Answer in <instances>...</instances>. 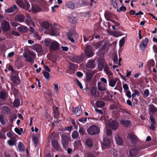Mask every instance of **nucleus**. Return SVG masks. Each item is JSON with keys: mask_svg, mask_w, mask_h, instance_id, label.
Segmentation results:
<instances>
[{"mask_svg": "<svg viewBox=\"0 0 157 157\" xmlns=\"http://www.w3.org/2000/svg\"><path fill=\"white\" fill-rule=\"evenodd\" d=\"M61 142L63 148L66 150L68 147L69 141L71 137L69 134L63 133L61 136Z\"/></svg>", "mask_w": 157, "mask_h": 157, "instance_id": "obj_1", "label": "nucleus"}, {"mask_svg": "<svg viewBox=\"0 0 157 157\" xmlns=\"http://www.w3.org/2000/svg\"><path fill=\"white\" fill-rule=\"evenodd\" d=\"M88 133L91 135L98 134L100 132L99 128L97 125H93L90 126L87 129Z\"/></svg>", "mask_w": 157, "mask_h": 157, "instance_id": "obj_2", "label": "nucleus"}, {"mask_svg": "<svg viewBox=\"0 0 157 157\" xmlns=\"http://www.w3.org/2000/svg\"><path fill=\"white\" fill-rule=\"evenodd\" d=\"M84 52L87 58L92 57L94 54V52L92 47L89 45L85 46Z\"/></svg>", "mask_w": 157, "mask_h": 157, "instance_id": "obj_3", "label": "nucleus"}, {"mask_svg": "<svg viewBox=\"0 0 157 157\" xmlns=\"http://www.w3.org/2000/svg\"><path fill=\"white\" fill-rule=\"evenodd\" d=\"M16 3L21 8L27 10H29L30 7V5L27 1H23L22 0H17Z\"/></svg>", "mask_w": 157, "mask_h": 157, "instance_id": "obj_4", "label": "nucleus"}, {"mask_svg": "<svg viewBox=\"0 0 157 157\" xmlns=\"http://www.w3.org/2000/svg\"><path fill=\"white\" fill-rule=\"evenodd\" d=\"M59 44L56 41L53 40L49 46L50 50L56 51L59 49Z\"/></svg>", "mask_w": 157, "mask_h": 157, "instance_id": "obj_5", "label": "nucleus"}, {"mask_svg": "<svg viewBox=\"0 0 157 157\" xmlns=\"http://www.w3.org/2000/svg\"><path fill=\"white\" fill-rule=\"evenodd\" d=\"M127 137L129 138L133 144H136L137 142L136 136L132 133H129L128 134Z\"/></svg>", "mask_w": 157, "mask_h": 157, "instance_id": "obj_6", "label": "nucleus"}, {"mask_svg": "<svg viewBox=\"0 0 157 157\" xmlns=\"http://www.w3.org/2000/svg\"><path fill=\"white\" fill-rule=\"evenodd\" d=\"M2 28L4 31L6 32L9 30L10 29L9 22L7 21H4L2 24Z\"/></svg>", "mask_w": 157, "mask_h": 157, "instance_id": "obj_7", "label": "nucleus"}, {"mask_svg": "<svg viewBox=\"0 0 157 157\" xmlns=\"http://www.w3.org/2000/svg\"><path fill=\"white\" fill-rule=\"evenodd\" d=\"M78 67V65L72 63H69V71L70 74H73Z\"/></svg>", "mask_w": 157, "mask_h": 157, "instance_id": "obj_8", "label": "nucleus"}, {"mask_svg": "<svg viewBox=\"0 0 157 157\" xmlns=\"http://www.w3.org/2000/svg\"><path fill=\"white\" fill-rule=\"evenodd\" d=\"M104 16L106 20L110 21L112 20V19L114 18L115 17L114 14L107 12H105Z\"/></svg>", "mask_w": 157, "mask_h": 157, "instance_id": "obj_9", "label": "nucleus"}, {"mask_svg": "<svg viewBox=\"0 0 157 157\" xmlns=\"http://www.w3.org/2000/svg\"><path fill=\"white\" fill-rule=\"evenodd\" d=\"M17 6L15 4H14L11 7L5 10V12L6 13H10L17 10Z\"/></svg>", "mask_w": 157, "mask_h": 157, "instance_id": "obj_10", "label": "nucleus"}, {"mask_svg": "<svg viewBox=\"0 0 157 157\" xmlns=\"http://www.w3.org/2000/svg\"><path fill=\"white\" fill-rule=\"evenodd\" d=\"M139 150L136 148H133L129 151V156L130 157H135L139 152Z\"/></svg>", "mask_w": 157, "mask_h": 157, "instance_id": "obj_11", "label": "nucleus"}, {"mask_svg": "<svg viewBox=\"0 0 157 157\" xmlns=\"http://www.w3.org/2000/svg\"><path fill=\"white\" fill-rule=\"evenodd\" d=\"M52 145L53 148L55 150L57 151L59 150V144L56 140L53 139L52 140Z\"/></svg>", "mask_w": 157, "mask_h": 157, "instance_id": "obj_12", "label": "nucleus"}, {"mask_svg": "<svg viewBox=\"0 0 157 157\" xmlns=\"http://www.w3.org/2000/svg\"><path fill=\"white\" fill-rule=\"evenodd\" d=\"M148 42V39L147 38H145L144 40H142L141 43L140 45V47L141 48H144L145 49L147 47Z\"/></svg>", "mask_w": 157, "mask_h": 157, "instance_id": "obj_13", "label": "nucleus"}, {"mask_svg": "<svg viewBox=\"0 0 157 157\" xmlns=\"http://www.w3.org/2000/svg\"><path fill=\"white\" fill-rule=\"evenodd\" d=\"M11 80L15 84L17 85L20 82V79L19 76H11Z\"/></svg>", "mask_w": 157, "mask_h": 157, "instance_id": "obj_14", "label": "nucleus"}, {"mask_svg": "<svg viewBox=\"0 0 157 157\" xmlns=\"http://www.w3.org/2000/svg\"><path fill=\"white\" fill-rule=\"evenodd\" d=\"M32 49L39 53L41 52L42 51L41 46L38 44H36L33 45Z\"/></svg>", "mask_w": 157, "mask_h": 157, "instance_id": "obj_15", "label": "nucleus"}, {"mask_svg": "<svg viewBox=\"0 0 157 157\" xmlns=\"http://www.w3.org/2000/svg\"><path fill=\"white\" fill-rule=\"evenodd\" d=\"M120 122L122 125L127 127H131V123L129 120H124L122 119L120 121Z\"/></svg>", "mask_w": 157, "mask_h": 157, "instance_id": "obj_16", "label": "nucleus"}, {"mask_svg": "<svg viewBox=\"0 0 157 157\" xmlns=\"http://www.w3.org/2000/svg\"><path fill=\"white\" fill-rule=\"evenodd\" d=\"M79 3V5H78V7H82L86 6L88 5L89 4V2L88 1L82 0L80 2V1L77 2V4Z\"/></svg>", "mask_w": 157, "mask_h": 157, "instance_id": "obj_17", "label": "nucleus"}, {"mask_svg": "<svg viewBox=\"0 0 157 157\" xmlns=\"http://www.w3.org/2000/svg\"><path fill=\"white\" fill-rule=\"evenodd\" d=\"M82 110L80 106L76 107L74 111V114L76 116L80 115L82 113Z\"/></svg>", "mask_w": 157, "mask_h": 157, "instance_id": "obj_18", "label": "nucleus"}, {"mask_svg": "<svg viewBox=\"0 0 157 157\" xmlns=\"http://www.w3.org/2000/svg\"><path fill=\"white\" fill-rule=\"evenodd\" d=\"M8 95L4 91H1L0 92V99L3 101H6Z\"/></svg>", "mask_w": 157, "mask_h": 157, "instance_id": "obj_19", "label": "nucleus"}, {"mask_svg": "<svg viewBox=\"0 0 157 157\" xmlns=\"http://www.w3.org/2000/svg\"><path fill=\"white\" fill-rule=\"evenodd\" d=\"M110 126L113 130L116 129L118 127V124L116 121H113L110 123Z\"/></svg>", "mask_w": 157, "mask_h": 157, "instance_id": "obj_20", "label": "nucleus"}, {"mask_svg": "<svg viewBox=\"0 0 157 157\" xmlns=\"http://www.w3.org/2000/svg\"><path fill=\"white\" fill-rule=\"evenodd\" d=\"M88 32L89 33L88 34H85L83 35V41L84 42H86L88 40L91 36V34L90 33V31H87V33Z\"/></svg>", "mask_w": 157, "mask_h": 157, "instance_id": "obj_21", "label": "nucleus"}, {"mask_svg": "<svg viewBox=\"0 0 157 157\" xmlns=\"http://www.w3.org/2000/svg\"><path fill=\"white\" fill-rule=\"evenodd\" d=\"M65 6L71 9H73L75 8V4L72 1H68L66 4Z\"/></svg>", "mask_w": 157, "mask_h": 157, "instance_id": "obj_22", "label": "nucleus"}, {"mask_svg": "<svg viewBox=\"0 0 157 157\" xmlns=\"http://www.w3.org/2000/svg\"><path fill=\"white\" fill-rule=\"evenodd\" d=\"M98 68L100 71H101L104 67V64L102 61L99 60L98 61Z\"/></svg>", "mask_w": 157, "mask_h": 157, "instance_id": "obj_23", "label": "nucleus"}, {"mask_svg": "<svg viewBox=\"0 0 157 157\" xmlns=\"http://www.w3.org/2000/svg\"><path fill=\"white\" fill-rule=\"evenodd\" d=\"M17 29L20 32L23 33H25L28 31V29L27 27L22 26L17 27Z\"/></svg>", "mask_w": 157, "mask_h": 157, "instance_id": "obj_24", "label": "nucleus"}, {"mask_svg": "<svg viewBox=\"0 0 157 157\" xmlns=\"http://www.w3.org/2000/svg\"><path fill=\"white\" fill-rule=\"evenodd\" d=\"M87 67L93 69L95 67V64L94 63V60H91L88 62L87 63Z\"/></svg>", "mask_w": 157, "mask_h": 157, "instance_id": "obj_25", "label": "nucleus"}, {"mask_svg": "<svg viewBox=\"0 0 157 157\" xmlns=\"http://www.w3.org/2000/svg\"><path fill=\"white\" fill-rule=\"evenodd\" d=\"M67 19L68 21L71 23L75 24L77 22L76 17H74L73 16H69L68 17Z\"/></svg>", "mask_w": 157, "mask_h": 157, "instance_id": "obj_26", "label": "nucleus"}, {"mask_svg": "<svg viewBox=\"0 0 157 157\" xmlns=\"http://www.w3.org/2000/svg\"><path fill=\"white\" fill-rule=\"evenodd\" d=\"M101 48L98 51V53L101 55H104V54L105 50L106 48V45L105 44L102 45Z\"/></svg>", "mask_w": 157, "mask_h": 157, "instance_id": "obj_27", "label": "nucleus"}, {"mask_svg": "<svg viewBox=\"0 0 157 157\" xmlns=\"http://www.w3.org/2000/svg\"><path fill=\"white\" fill-rule=\"evenodd\" d=\"M86 144L88 147H93V141L90 138H88L86 140Z\"/></svg>", "mask_w": 157, "mask_h": 157, "instance_id": "obj_28", "label": "nucleus"}, {"mask_svg": "<svg viewBox=\"0 0 157 157\" xmlns=\"http://www.w3.org/2000/svg\"><path fill=\"white\" fill-rule=\"evenodd\" d=\"M52 40H51L50 38L45 39L44 41V45L46 47L49 48V46L51 45V43Z\"/></svg>", "mask_w": 157, "mask_h": 157, "instance_id": "obj_29", "label": "nucleus"}, {"mask_svg": "<svg viewBox=\"0 0 157 157\" xmlns=\"http://www.w3.org/2000/svg\"><path fill=\"white\" fill-rule=\"evenodd\" d=\"M116 79H117L116 80H115V79H111L109 80V86L112 87H114L117 82V80H118V78H116Z\"/></svg>", "mask_w": 157, "mask_h": 157, "instance_id": "obj_30", "label": "nucleus"}, {"mask_svg": "<svg viewBox=\"0 0 157 157\" xmlns=\"http://www.w3.org/2000/svg\"><path fill=\"white\" fill-rule=\"evenodd\" d=\"M96 106L98 107H102L104 106L105 103L101 101H97L95 102Z\"/></svg>", "mask_w": 157, "mask_h": 157, "instance_id": "obj_31", "label": "nucleus"}, {"mask_svg": "<svg viewBox=\"0 0 157 157\" xmlns=\"http://www.w3.org/2000/svg\"><path fill=\"white\" fill-rule=\"evenodd\" d=\"M115 140L117 144L118 145H121L123 143L122 139L118 135L115 137Z\"/></svg>", "mask_w": 157, "mask_h": 157, "instance_id": "obj_32", "label": "nucleus"}, {"mask_svg": "<svg viewBox=\"0 0 157 157\" xmlns=\"http://www.w3.org/2000/svg\"><path fill=\"white\" fill-rule=\"evenodd\" d=\"M32 9L34 12H37L40 10V8L37 5H32Z\"/></svg>", "mask_w": 157, "mask_h": 157, "instance_id": "obj_33", "label": "nucleus"}, {"mask_svg": "<svg viewBox=\"0 0 157 157\" xmlns=\"http://www.w3.org/2000/svg\"><path fill=\"white\" fill-rule=\"evenodd\" d=\"M150 112L152 114L154 113L157 111V109L153 104H151L149 106Z\"/></svg>", "mask_w": 157, "mask_h": 157, "instance_id": "obj_34", "label": "nucleus"}, {"mask_svg": "<svg viewBox=\"0 0 157 157\" xmlns=\"http://www.w3.org/2000/svg\"><path fill=\"white\" fill-rule=\"evenodd\" d=\"M103 144L105 146H107L109 145L110 144L109 139L108 137H104L103 139Z\"/></svg>", "mask_w": 157, "mask_h": 157, "instance_id": "obj_35", "label": "nucleus"}, {"mask_svg": "<svg viewBox=\"0 0 157 157\" xmlns=\"http://www.w3.org/2000/svg\"><path fill=\"white\" fill-rule=\"evenodd\" d=\"M102 43L101 41H99L93 44V46L96 49H98L101 47L102 45Z\"/></svg>", "mask_w": 157, "mask_h": 157, "instance_id": "obj_36", "label": "nucleus"}, {"mask_svg": "<svg viewBox=\"0 0 157 157\" xmlns=\"http://www.w3.org/2000/svg\"><path fill=\"white\" fill-rule=\"evenodd\" d=\"M76 62L77 63L82 62L83 61V57L81 56H77L75 57Z\"/></svg>", "mask_w": 157, "mask_h": 157, "instance_id": "obj_37", "label": "nucleus"}, {"mask_svg": "<svg viewBox=\"0 0 157 157\" xmlns=\"http://www.w3.org/2000/svg\"><path fill=\"white\" fill-rule=\"evenodd\" d=\"M73 139H76L79 137V133L76 130L73 131L71 135Z\"/></svg>", "mask_w": 157, "mask_h": 157, "instance_id": "obj_38", "label": "nucleus"}, {"mask_svg": "<svg viewBox=\"0 0 157 157\" xmlns=\"http://www.w3.org/2000/svg\"><path fill=\"white\" fill-rule=\"evenodd\" d=\"M20 100L19 98L16 99L13 103V106L14 107H18L20 105Z\"/></svg>", "mask_w": 157, "mask_h": 157, "instance_id": "obj_39", "label": "nucleus"}, {"mask_svg": "<svg viewBox=\"0 0 157 157\" xmlns=\"http://www.w3.org/2000/svg\"><path fill=\"white\" fill-rule=\"evenodd\" d=\"M13 140H10L7 141L8 144L10 146H13L16 142V139L15 138H11Z\"/></svg>", "mask_w": 157, "mask_h": 157, "instance_id": "obj_40", "label": "nucleus"}, {"mask_svg": "<svg viewBox=\"0 0 157 157\" xmlns=\"http://www.w3.org/2000/svg\"><path fill=\"white\" fill-rule=\"evenodd\" d=\"M67 35L68 37L69 36L70 37H73L75 36L76 37L78 36V35L77 34H76L75 32L74 31L72 32L69 31L68 33H67Z\"/></svg>", "mask_w": 157, "mask_h": 157, "instance_id": "obj_41", "label": "nucleus"}, {"mask_svg": "<svg viewBox=\"0 0 157 157\" xmlns=\"http://www.w3.org/2000/svg\"><path fill=\"white\" fill-rule=\"evenodd\" d=\"M18 147L20 150L23 151L25 150V148L23 144L21 142L19 143Z\"/></svg>", "mask_w": 157, "mask_h": 157, "instance_id": "obj_42", "label": "nucleus"}, {"mask_svg": "<svg viewBox=\"0 0 157 157\" xmlns=\"http://www.w3.org/2000/svg\"><path fill=\"white\" fill-rule=\"evenodd\" d=\"M43 74L45 78L47 80L50 79V75L49 73L45 71H43Z\"/></svg>", "mask_w": 157, "mask_h": 157, "instance_id": "obj_43", "label": "nucleus"}, {"mask_svg": "<svg viewBox=\"0 0 157 157\" xmlns=\"http://www.w3.org/2000/svg\"><path fill=\"white\" fill-rule=\"evenodd\" d=\"M51 35L52 36H56V32L54 29L53 28V27H51L49 29V31Z\"/></svg>", "mask_w": 157, "mask_h": 157, "instance_id": "obj_44", "label": "nucleus"}, {"mask_svg": "<svg viewBox=\"0 0 157 157\" xmlns=\"http://www.w3.org/2000/svg\"><path fill=\"white\" fill-rule=\"evenodd\" d=\"M97 89L96 87L92 86L91 88V93L94 95H96Z\"/></svg>", "mask_w": 157, "mask_h": 157, "instance_id": "obj_45", "label": "nucleus"}, {"mask_svg": "<svg viewBox=\"0 0 157 157\" xmlns=\"http://www.w3.org/2000/svg\"><path fill=\"white\" fill-rule=\"evenodd\" d=\"M0 122L2 124L5 125L6 124L4 116L0 114Z\"/></svg>", "mask_w": 157, "mask_h": 157, "instance_id": "obj_46", "label": "nucleus"}, {"mask_svg": "<svg viewBox=\"0 0 157 157\" xmlns=\"http://www.w3.org/2000/svg\"><path fill=\"white\" fill-rule=\"evenodd\" d=\"M42 25L44 28L47 29L49 27L50 25L48 22L44 21L42 23Z\"/></svg>", "mask_w": 157, "mask_h": 157, "instance_id": "obj_47", "label": "nucleus"}, {"mask_svg": "<svg viewBox=\"0 0 157 157\" xmlns=\"http://www.w3.org/2000/svg\"><path fill=\"white\" fill-rule=\"evenodd\" d=\"M125 43V38L123 37L119 41V44L120 47H122L124 45Z\"/></svg>", "mask_w": 157, "mask_h": 157, "instance_id": "obj_48", "label": "nucleus"}, {"mask_svg": "<svg viewBox=\"0 0 157 157\" xmlns=\"http://www.w3.org/2000/svg\"><path fill=\"white\" fill-rule=\"evenodd\" d=\"M149 92L148 89H146L144 91L143 94V97L144 98H147L148 97L149 94Z\"/></svg>", "mask_w": 157, "mask_h": 157, "instance_id": "obj_49", "label": "nucleus"}, {"mask_svg": "<svg viewBox=\"0 0 157 157\" xmlns=\"http://www.w3.org/2000/svg\"><path fill=\"white\" fill-rule=\"evenodd\" d=\"M75 81L76 84L79 86L81 89H83V86L82 83L80 82L77 79H75Z\"/></svg>", "mask_w": 157, "mask_h": 157, "instance_id": "obj_50", "label": "nucleus"}, {"mask_svg": "<svg viewBox=\"0 0 157 157\" xmlns=\"http://www.w3.org/2000/svg\"><path fill=\"white\" fill-rule=\"evenodd\" d=\"M133 92L134 93L132 94V97L133 98H134L136 97V95H139V93L137 90L135 89L133 90Z\"/></svg>", "mask_w": 157, "mask_h": 157, "instance_id": "obj_51", "label": "nucleus"}, {"mask_svg": "<svg viewBox=\"0 0 157 157\" xmlns=\"http://www.w3.org/2000/svg\"><path fill=\"white\" fill-rule=\"evenodd\" d=\"M16 19L20 22H22L24 20V18L21 15L18 16L17 17Z\"/></svg>", "mask_w": 157, "mask_h": 157, "instance_id": "obj_52", "label": "nucleus"}, {"mask_svg": "<svg viewBox=\"0 0 157 157\" xmlns=\"http://www.w3.org/2000/svg\"><path fill=\"white\" fill-rule=\"evenodd\" d=\"M32 140L33 142L36 145L37 144H38V140L37 137L36 136H33L32 137Z\"/></svg>", "mask_w": 157, "mask_h": 157, "instance_id": "obj_53", "label": "nucleus"}, {"mask_svg": "<svg viewBox=\"0 0 157 157\" xmlns=\"http://www.w3.org/2000/svg\"><path fill=\"white\" fill-rule=\"evenodd\" d=\"M126 10V8L124 6H122L120 7L119 10L117 9V11L119 12H120L121 11H125Z\"/></svg>", "mask_w": 157, "mask_h": 157, "instance_id": "obj_54", "label": "nucleus"}, {"mask_svg": "<svg viewBox=\"0 0 157 157\" xmlns=\"http://www.w3.org/2000/svg\"><path fill=\"white\" fill-rule=\"evenodd\" d=\"M155 63L154 60L153 59H151L148 63V65L150 67H152L154 66Z\"/></svg>", "mask_w": 157, "mask_h": 157, "instance_id": "obj_55", "label": "nucleus"}, {"mask_svg": "<svg viewBox=\"0 0 157 157\" xmlns=\"http://www.w3.org/2000/svg\"><path fill=\"white\" fill-rule=\"evenodd\" d=\"M113 60L114 63H117L118 56L117 54H115L113 57Z\"/></svg>", "mask_w": 157, "mask_h": 157, "instance_id": "obj_56", "label": "nucleus"}, {"mask_svg": "<svg viewBox=\"0 0 157 157\" xmlns=\"http://www.w3.org/2000/svg\"><path fill=\"white\" fill-rule=\"evenodd\" d=\"M26 60L27 62L29 63H33L34 62V59L30 56H29L26 59Z\"/></svg>", "mask_w": 157, "mask_h": 157, "instance_id": "obj_57", "label": "nucleus"}, {"mask_svg": "<svg viewBox=\"0 0 157 157\" xmlns=\"http://www.w3.org/2000/svg\"><path fill=\"white\" fill-rule=\"evenodd\" d=\"M79 132L81 136L85 134L84 128L82 127H80L79 129Z\"/></svg>", "mask_w": 157, "mask_h": 157, "instance_id": "obj_58", "label": "nucleus"}, {"mask_svg": "<svg viewBox=\"0 0 157 157\" xmlns=\"http://www.w3.org/2000/svg\"><path fill=\"white\" fill-rule=\"evenodd\" d=\"M112 134V131L109 129H106V134L108 136H110Z\"/></svg>", "mask_w": 157, "mask_h": 157, "instance_id": "obj_59", "label": "nucleus"}, {"mask_svg": "<svg viewBox=\"0 0 157 157\" xmlns=\"http://www.w3.org/2000/svg\"><path fill=\"white\" fill-rule=\"evenodd\" d=\"M78 121L82 123L85 122L87 121V118L86 117H82L79 119Z\"/></svg>", "mask_w": 157, "mask_h": 157, "instance_id": "obj_60", "label": "nucleus"}, {"mask_svg": "<svg viewBox=\"0 0 157 157\" xmlns=\"http://www.w3.org/2000/svg\"><path fill=\"white\" fill-rule=\"evenodd\" d=\"M98 89L100 91H105L106 90V88L105 87L101 86H98Z\"/></svg>", "mask_w": 157, "mask_h": 157, "instance_id": "obj_61", "label": "nucleus"}, {"mask_svg": "<svg viewBox=\"0 0 157 157\" xmlns=\"http://www.w3.org/2000/svg\"><path fill=\"white\" fill-rule=\"evenodd\" d=\"M150 119L152 124H155L156 122L155 118H154L152 116H151L150 117Z\"/></svg>", "mask_w": 157, "mask_h": 157, "instance_id": "obj_62", "label": "nucleus"}, {"mask_svg": "<svg viewBox=\"0 0 157 157\" xmlns=\"http://www.w3.org/2000/svg\"><path fill=\"white\" fill-rule=\"evenodd\" d=\"M17 118V116L16 114H13L11 117V122H13Z\"/></svg>", "mask_w": 157, "mask_h": 157, "instance_id": "obj_63", "label": "nucleus"}, {"mask_svg": "<svg viewBox=\"0 0 157 157\" xmlns=\"http://www.w3.org/2000/svg\"><path fill=\"white\" fill-rule=\"evenodd\" d=\"M111 2L112 4L115 8H117V7L116 0H111Z\"/></svg>", "mask_w": 157, "mask_h": 157, "instance_id": "obj_64", "label": "nucleus"}]
</instances>
